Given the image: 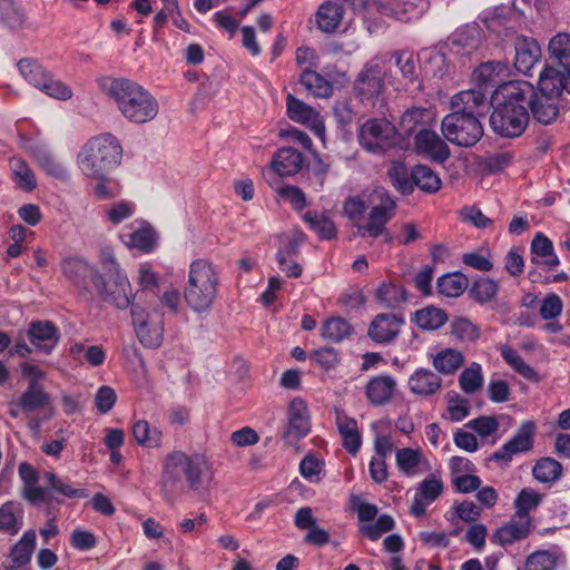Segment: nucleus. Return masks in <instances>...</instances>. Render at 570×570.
I'll return each instance as SVG.
<instances>
[{"label": "nucleus", "instance_id": "3", "mask_svg": "<svg viewBox=\"0 0 570 570\" xmlns=\"http://www.w3.org/2000/svg\"><path fill=\"white\" fill-rule=\"evenodd\" d=\"M122 148L111 134H101L89 139L79 150L77 165L88 178H102L110 169L119 165Z\"/></svg>", "mask_w": 570, "mask_h": 570}, {"label": "nucleus", "instance_id": "20", "mask_svg": "<svg viewBox=\"0 0 570 570\" xmlns=\"http://www.w3.org/2000/svg\"><path fill=\"white\" fill-rule=\"evenodd\" d=\"M443 492V482L439 474H431L417 484L411 504V513L417 518L425 515L426 507L434 502Z\"/></svg>", "mask_w": 570, "mask_h": 570}, {"label": "nucleus", "instance_id": "21", "mask_svg": "<svg viewBox=\"0 0 570 570\" xmlns=\"http://www.w3.org/2000/svg\"><path fill=\"white\" fill-rule=\"evenodd\" d=\"M429 9L426 0L380 2V12L402 22L417 20Z\"/></svg>", "mask_w": 570, "mask_h": 570}, {"label": "nucleus", "instance_id": "14", "mask_svg": "<svg viewBox=\"0 0 570 570\" xmlns=\"http://www.w3.org/2000/svg\"><path fill=\"white\" fill-rule=\"evenodd\" d=\"M384 89L383 70L377 62H368L357 75L354 91L362 100L379 97Z\"/></svg>", "mask_w": 570, "mask_h": 570}, {"label": "nucleus", "instance_id": "32", "mask_svg": "<svg viewBox=\"0 0 570 570\" xmlns=\"http://www.w3.org/2000/svg\"><path fill=\"white\" fill-rule=\"evenodd\" d=\"M29 338L38 350L49 354L58 344L60 335L50 322H33L30 324Z\"/></svg>", "mask_w": 570, "mask_h": 570}, {"label": "nucleus", "instance_id": "33", "mask_svg": "<svg viewBox=\"0 0 570 570\" xmlns=\"http://www.w3.org/2000/svg\"><path fill=\"white\" fill-rule=\"evenodd\" d=\"M532 262L542 264L546 269L551 271L559 266L560 259L554 253V247L550 238L542 233L535 234L531 242Z\"/></svg>", "mask_w": 570, "mask_h": 570}, {"label": "nucleus", "instance_id": "38", "mask_svg": "<svg viewBox=\"0 0 570 570\" xmlns=\"http://www.w3.org/2000/svg\"><path fill=\"white\" fill-rule=\"evenodd\" d=\"M566 90V76L553 67L541 70L538 81V94L559 98Z\"/></svg>", "mask_w": 570, "mask_h": 570}, {"label": "nucleus", "instance_id": "57", "mask_svg": "<svg viewBox=\"0 0 570 570\" xmlns=\"http://www.w3.org/2000/svg\"><path fill=\"white\" fill-rule=\"evenodd\" d=\"M502 358L521 376L527 380H535L537 372L525 363L521 355L511 346L503 345L500 347Z\"/></svg>", "mask_w": 570, "mask_h": 570}, {"label": "nucleus", "instance_id": "28", "mask_svg": "<svg viewBox=\"0 0 570 570\" xmlns=\"http://www.w3.org/2000/svg\"><path fill=\"white\" fill-rule=\"evenodd\" d=\"M397 382L391 375H377L365 385V395L375 406H382L392 401L396 393Z\"/></svg>", "mask_w": 570, "mask_h": 570}, {"label": "nucleus", "instance_id": "40", "mask_svg": "<svg viewBox=\"0 0 570 570\" xmlns=\"http://www.w3.org/2000/svg\"><path fill=\"white\" fill-rule=\"evenodd\" d=\"M23 525V509L19 502L8 501L0 507V531L16 534Z\"/></svg>", "mask_w": 570, "mask_h": 570}, {"label": "nucleus", "instance_id": "34", "mask_svg": "<svg viewBox=\"0 0 570 570\" xmlns=\"http://www.w3.org/2000/svg\"><path fill=\"white\" fill-rule=\"evenodd\" d=\"M119 237L127 247L144 253L151 252L156 245L155 230L147 224H141L134 230H125Z\"/></svg>", "mask_w": 570, "mask_h": 570}, {"label": "nucleus", "instance_id": "6", "mask_svg": "<svg viewBox=\"0 0 570 570\" xmlns=\"http://www.w3.org/2000/svg\"><path fill=\"white\" fill-rule=\"evenodd\" d=\"M360 146L367 153L383 155L397 144V130L385 118H371L357 131Z\"/></svg>", "mask_w": 570, "mask_h": 570}, {"label": "nucleus", "instance_id": "26", "mask_svg": "<svg viewBox=\"0 0 570 570\" xmlns=\"http://www.w3.org/2000/svg\"><path fill=\"white\" fill-rule=\"evenodd\" d=\"M514 67L523 75L530 70L541 58V48L538 41L525 36H517L514 39Z\"/></svg>", "mask_w": 570, "mask_h": 570}, {"label": "nucleus", "instance_id": "1", "mask_svg": "<svg viewBox=\"0 0 570 570\" xmlns=\"http://www.w3.org/2000/svg\"><path fill=\"white\" fill-rule=\"evenodd\" d=\"M533 87L528 81L503 82L494 91V109L490 125L497 134L503 137H518L528 126L529 114L525 108L527 98Z\"/></svg>", "mask_w": 570, "mask_h": 570}, {"label": "nucleus", "instance_id": "9", "mask_svg": "<svg viewBox=\"0 0 570 570\" xmlns=\"http://www.w3.org/2000/svg\"><path fill=\"white\" fill-rule=\"evenodd\" d=\"M303 164L304 157L298 150L284 147L274 154L271 166L263 169V177L271 187H276L274 183L278 184L279 177L297 174L303 168Z\"/></svg>", "mask_w": 570, "mask_h": 570}, {"label": "nucleus", "instance_id": "55", "mask_svg": "<svg viewBox=\"0 0 570 570\" xmlns=\"http://www.w3.org/2000/svg\"><path fill=\"white\" fill-rule=\"evenodd\" d=\"M17 67L20 75L35 88H38L49 73L42 65L31 58L19 60Z\"/></svg>", "mask_w": 570, "mask_h": 570}, {"label": "nucleus", "instance_id": "52", "mask_svg": "<svg viewBox=\"0 0 570 570\" xmlns=\"http://www.w3.org/2000/svg\"><path fill=\"white\" fill-rule=\"evenodd\" d=\"M37 89L50 98L61 101H67L73 96L71 87L56 78L50 71Z\"/></svg>", "mask_w": 570, "mask_h": 570}, {"label": "nucleus", "instance_id": "45", "mask_svg": "<svg viewBox=\"0 0 570 570\" xmlns=\"http://www.w3.org/2000/svg\"><path fill=\"white\" fill-rule=\"evenodd\" d=\"M414 186L428 194H434L441 188V179L436 173L425 165L412 168V190Z\"/></svg>", "mask_w": 570, "mask_h": 570}, {"label": "nucleus", "instance_id": "59", "mask_svg": "<svg viewBox=\"0 0 570 570\" xmlns=\"http://www.w3.org/2000/svg\"><path fill=\"white\" fill-rule=\"evenodd\" d=\"M559 562L560 556L556 552L535 551L528 557L524 570H556Z\"/></svg>", "mask_w": 570, "mask_h": 570}, {"label": "nucleus", "instance_id": "7", "mask_svg": "<svg viewBox=\"0 0 570 570\" xmlns=\"http://www.w3.org/2000/svg\"><path fill=\"white\" fill-rule=\"evenodd\" d=\"M441 130L448 141L460 147L474 146L483 136V127L476 117L454 111L443 118Z\"/></svg>", "mask_w": 570, "mask_h": 570}, {"label": "nucleus", "instance_id": "53", "mask_svg": "<svg viewBox=\"0 0 570 570\" xmlns=\"http://www.w3.org/2000/svg\"><path fill=\"white\" fill-rule=\"evenodd\" d=\"M548 51L564 69H570V35L558 33L549 42Z\"/></svg>", "mask_w": 570, "mask_h": 570}, {"label": "nucleus", "instance_id": "13", "mask_svg": "<svg viewBox=\"0 0 570 570\" xmlns=\"http://www.w3.org/2000/svg\"><path fill=\"white\" fill-rule=\"evenodd\" d=\"M288 426L283 438L288 444H294L305 438L311 431V417L306 403L302 399H294L287 411Z\"/></svg>", "mask_w": 570, "mask_h": 570}, {"label": "nucleus", "instance_id": "10", "mask_svg": "<svg viewBox=\"0 0 570 570\" xmlns=\"http://www.w3.org/2000/svg\"><path fill=\"white\" fill-rule=\"evenodd\" d=\"M379 196L381 203L372 208L366 224L357 225V233L360 236L368 235L373 238L384 235L385 240L391 242L392 236L386 232L385 225L395 215V202L384 193H379Z\"/></svg>", "mask_w": 570, "mask_h": 570}, {"label": "nucleus", "instance_id": "39", "mask_svg": "<svg viewBox=\"0 0 570 570\" xmlns=\"http://www.w3.org/2000/svg\"><path fill=\"white\" fill-rule=\"evenodd\" d=\"M36 531H26L20 540L11 548L9 558L12 563V568H20L28 564L31 560V556L36 549Z\"/></svg>", "mask_w": 570, "mask_h": 570}, {"label": "nucleus", "instance_id": "23", "mask_svg": "<svg viewBox=\"0 0 570 570\" xmlns=\"http://www.w3.org/2000/svg\"><path fill=\"white\" fill-rule=\"evenodd\" d=\"M106 302L114 304L116 307L127 308L132 299V292L127 275H118V277L104 281V285L96 287Z\"/></svg>", "mask_w": 570, "mask_h": 570}, {"label": "nucleus", "instance_id": "60", "mask_svg": "<svg viewBox=\"0 0 570 570\" xmlns=\"http://www.w3.org/2000/svg\"><path fill=\"white\" fill-rule=\"evenodd\" d=\"M542 495L533 489L525 488L519 492L514 500V514H521L531 518L530 511L534 510L541 502Z\"/></svg>", "mask_w": 570, "mask_h": 570}, {"label": "nucleus", "instance_id": "61", "mask_svg": "<svg viewBox=\"0 0 570 570\" xmlns=\"http://www.w3.org/2000/svg\"><path fill=\"white\" fill-rule=\"evenodd\" d=\"M0 19L14 29L23 23L24 14L13 0H0Z\"/></svg>", "mask_w": 570, "mask_h": 570}, {"label": "nucleus", "instance_id": "36", "mask_svg": "<svg viewBox=\"0 0 570 570\" xmlns=\"http://www.w3.org/2000/svg\"><path fill=\"white\" fill-rule=\"evenodd\" d=\"M436 112L433 108L413 107L407 109L400 121L401 129L410 135L419 128H425L435 122Z\"/></svg>", "mask_w": 570, "mask_h": 570}, {"label": "nucleus", "instance_id": "54", "mask_svg": "<svg viewBox=\"0 0 570 570\" xmlns=\"http://www.w3.org/2000/svg\"><path fill=\"white\" fill-rule=\"evenodd\" d=\"M350 323L342 317H331L322 325V336L331 342H341L351 335Z\"/></svg>", "mask_w": 570, "mask_h": 570}, {"label": "nucleus", "instance_id": "63", "mask_svg": "<svg viewBox=\"0 0 570 570\" xmlns=\"http://www.w3.org/2000/svg\"><path fill=\"white\" fill-rule=\"evenodd\" d=\"M452 334L462 342H473L480 336L478 326L468 318H455L451 324Z\"/></svg>", "mask_w": 570, "mask_h": 570}, {"label": "nucleus", "instance_id": "15", "mask_svg": "<svg viewBox=\"0 0 570 570\" xmlns=\"http://www.w3.org/2000/svg\"><path fill=\"white\" fill-rule=\"evenodd\" d=\"M483 40L481 28L469 23L456 29L449 38V49L453 55L468 57L475 53Z\"/></svg>", "mask_w": 570, "mask_h": 570}, {"label": "nucleus", "instance_id": "41", "mask_svg": "<svg viewBox=\"0 0 570 570\" xmlns=\"http://www.w3.org/2000/svg\"><path fill=\"white\" fill-rule=\"evenodd\" d=\"M343 18V7L333 1L324 2L316 12L317 27L326 33L334 32Z\"/></svg>", "mask_w": 570, "mask_h": 570}, {"label": "nucleus", "instance_id": "44", "mask_svg": "<svg viewBox=\"0 0 570 570\" xmlns=\"http://www.w3.org/2000/svg\"><path fill=\"white\" fill-rule=\"evenodd\" d=\"M463 354L454 348H444L433 356V367L440 374H454L463 364Z\"/></svg>", "mask_w": 570, "mask_h": 570}, {"label": "nucleus", "instance_id": "30", "mask_svg": "<svg viewBox=\"0 0 570 570\" xmlns=\"http://www.w3.org/2000/svg\"><path fill=\"white\" fill-rule=\"evenodd\" d=\"M531 99L527 102L533 118L543 125L553 122L559 115V98L532 91Z\"/></svg>", "mask_w": 570, "mask_h": 570}, {"label": "nucleus", "instance_id": "5", "mask_svg": "<svg viewBox=\"0 0 570 570\" xmlns=\"http://www.w3.org/2000/svg\"><path fill=\"white\" fill-rule=\"evenodd\" d=\"M218 275L212 263L196 259L189 266L184 296L187 305L197 313L212 308L218 293Z\"/></svg>", "mask_w": 570, "mask_h": 570}, {"label": "nucleus", "instance_id": "42", "mask_svg": "<svg viewBox=\"0 0 570 570\" xmlns=\"http://www.w3.org/2000/svg\"><path fill=\"white\" fill-rule=\"evenodd\" d=\"M131 433L135 441L145 448H160L163 443V432L156 426H150L146 420H138L131 426Z\"/></svg>", "mask_w": 570, "mask_h": 570}, {"label": "nucleus", "instance_id": "12", "mask_svg": "<svg viewBox=\"0 0 570 570\" xmlns=\"http://www.w3.org/2000/svg\"><path fill=\"white\" fill-rule=\"evenodd\" d=\"M535 431L537 425L533 421L522 422L514 436L495 451L492 459L509 462L513 455L531 450Z\"/></svg>", "mask_w": 570, "mask_h": 570}, {"label": "nucleus", "instance_id": "29", "mask_svg": "<svg viewBox=\"0 0 570 570\" xmlns=\"http://www.w3.org/2000/svg\"><path fill=\"white\" fill-rule=\"evenodd\" d=\"M27 150L47 175L60 180L68 178L66 166L45 145L36 142L28 146Z\"/></svg>", "mask_w": 570, "mask_h": 570}, {"label": "nucleus", "instance_id": "24", "mask_svg": "<svg viewBox=\"0 0 570 570\" xmlns=\"http://www.w3.org/2000/svg\"><path fill=\"white\" fill-rule=\"evenodd\" d=\"M532 518L521 514L513 517L501 525L493 534L492 541L499 546L512 544L515 541L525 539L531 532Z\"/></svg>", "mask_w": 570, "mask_h": 570}, {"label": "nucleus", "instance_id": "27", "mask_svg": "<svg viewBox=\"0 0 570 570\" xmlns=\"http://www.w3.org/2000/svg\"><path fill=\"white\" fill-rule=\"evenodd\" d=\"M403 324L404 320L394 314H379L370 324L367 334L375 343L386 344L400 334Z\"/></svg>", "mask_w": 570, "mask_h": 570}, {"label": "nucleus", "instance_id": "64", "mask_svg": "<svg viewBox=\"0 0 570 570\" xmlns=\"http://www.w3.org/2000/svg\"><path fill=\"white\" fill-rule=\"evenodd\" d=\"M135 210L136 207L134 203L121 200L109 205L106 208V216L111 224L118 225L130 218L135 214Z\"/></svg>", "mask_w": 570, "mask_h": 570}, {"label": "nucleus", "instance_id": "18", "mask_svg": "<svg viewBox=\"0 0 570 570\" xmlns=\"http://www.w3.org/2000/svg\"><path fill=\"white\" fill-rule=\"evenodd\" d=\"M286 108L287 116L291 120L308 127L317 136H324L325 127L323 119L320 112L313 107L289 94L286 97Z\"/></svg>", "mask_w": 570, "mask_h": 570}, {"label": "nucleus", "instance_id": "17", "mask_svg": "<svg viewBox=\"0 0 570 570\" xmlns=\"http://www.w3.org/2000/svg\"><path fill=\"white\" fill-rule=\"evenodd\" d=\"M414 150L431 160L444 163L450 157L446 142L433 130L421 128L414 137Z\"/></svg>", "mask_w": 570, "mask_h": 570}, {"label": "nucleus", "instance_id": "43", "mask_svg": "<svg viewBox=\"0 0 570 570\" xmlns=\"http://www.w3.org/2000/svg\"><path fill=\"white\" fill-rule=\"evenodd\" d=\"M19 404L24 412H33L48 407L51 404V397L43 385H28L19 397Z\"/></svg>", "mask_w": 570, "mask_h": 570}, {"label": "nucleus", "instance_id": "51", "mask_svg": "<svg viewBox=\"0 0 570 570\" xmlns=\"http://www.w3.org/2000/svg\"><path fill=\"white\" fill-rule=\"evenodd\" d=\"M468 286V278L461 273L441 276L436 282L438 292L446 297L460 296Z\"/></svg>", "mask_w": 570, "mask_h": 570}, {"label": "nucleus", "instance_id": "37", "mask_svg": "<svg viewBox=\"0 0 570 570\" xmlns=\"http://www.w3.org/2000/svg\"><path fill=\"white\" fill-rule=\"evenodd\" d=\"M9 167L18 189L30 193L37 188L36 175L26 160L20 157H11Z\"/></svg>", "mask_w": 570, "mask_h": 570}, {"label": "nucleus", "instance_id": "58", "mask_svg": "<svg viewBox=\"0 0 570 570\" xmlns=\"http://www.w3.org/2000/svg\"><path fill=\"white\" fill-rule=\"evenodd\" d=\"M387 176L392 185L402 194L412 193V171L409 173L403 163L394 161L387 169Z\"/></svg>", "mask_w": 570, "mask_h": 570}, {"label": "nucleus", "instance_id": "4", "mask_svg": "<svg viewBox=\"0 0 570 570\" xmlns=\"http://www.w3.org/2000/svg\"><path fill=\"white\" fill-rule=\"evenodd\" d=\"M183 476L191 490H198L210 480L212 474L208 463L202 456H188L175 451L167 455L163 464V489L169 491L179 488Z\"/></svg>", "mask_w": 570, "mask_h": 570}, {"label": "nucleus", "instance_id": "47", "mask_svg": "<svg viewBox=\"0 0 570 570\" xmlns=\"http://www.w3.org/2000/svg\"><path fill=\"white\" fill-rule=\"evenodd\" d=\"M304 222L322 239H333L337 230L333 220L324 213L308 210L304 215Z\"/></svg>", "mask_w": 570, "mask_h": 570}, {"label": "nucleus", "instance_id": "2", "mask_svg": "<svg viewBox=\"0 0 570 570\" xmlns=\"http://www.w3.org/2000/svg\"><path fill=\"white\" fill-rule=\"evenodd\" d=\"M100 87L115 101L119 112L131 124L149 122L159 112L157 99L132 80L105 78L100 81Z\"/></svg>", "mask_w": 570, "mask_h": 570}, {"label": "nucleus", "instance_id": "56", "mask_svg": "<svg viewBox=\"0 0 570 570\" xmlns=\"http://www.w3.org/2000/svg\"><path fill=\"white\" fill-rule=\"evenodd\" d=\"M561 464L552 458H542L533 466L532 474L535 480L542 483H550L561 475Z\"/></svg>", "mask_w": 570, "mask_h": 570}, {"label": "nucleus", "instance_id": "22", "mask_svg": "<svg viewBox=\"0 0 570 570\" xmlns=\"http://www.w3.org/2000/svg\"><path fill=\"white\" fill-rule=\"evenodd\" d=\"M397 470L407 478H415L431 470V464L421 449L402 448L395 452Z\"/></svg>", "mask_w": 570, "mask_h": 570}, {"label": "nucleus", "instance_id": "25", "mask_svg": "<svg viewBox=\"0 0 570 570\" xmlns=\"http://www.w3.org/2000/svg\"><path fill=\"white\" fill-rule=\"evenodd\" d=\"M407 386L412 394L428 399L442 390L443 382L432 370L419 367L409 376Z\"/></svg>", "mask_w": 570, "mask_h": 570}, {"label": "nucleus", "instance_id": "62", "mask_svg": "<svg viewBox=\"0 0 570 570\" xmlns=\"http://www.w3.org/2000/svg\"><path fill=\"white\" fill-rule=\"evenodd\" d=\"M563 311V302L556 293L548 294L541 302L539 315L544 321L557 320Z\"/></svg>", "mask_w": 570, "mask_h": 570}, {"label": "nucleus", "instance_id": "35", "mask_svg": "<svg viewBox=\"0 0 570 570\" xmlns=\"http://www.w3.org/2000/svg\"><path fill=\"white\" fill-rule=\"evenodd\" d=\"M41 480L50 493V503L55 500L60 501L59 497L72 499L88 495L86 490L71 487L52 472H43Z\"/></svg>", "mask_w": 570, "mask_h": 570}, {"label": "nucleus", "instance_id": "50", "mask_svg": "<svg viewBox=\"0 0 570 570\" xmlns=\"http://www.w3.org/2000/svg\"><path fill=\"white\" fill-rule=\"evenodd\" d=\"M484 377L481 364L472 362L459 376V386L465 394H474L483 386Z\"/></svg>", "mask_w": 570, "mask_h": 570}, {"label": "nucleus", "instance_id": "16", "mask_svg": "<svg viewBox=\"0 0 570 570\" xmlns=\"http://www.w3.org/2000/svg\"><path fill=\"white\" fill-rule=\"evenodd\" d=\"M18 473L22 480L23 487L21 497L32 505H42L50 503V493L47 488L39 485V473L28 462L19 464Z\"/></svg>", "mask_w": 570, "mask_h": 570}, {"label": "nucleus", "instance_id": "11", "mask_svg": "<svg viewBox=\"0 0 570 570\" xmlns=\"http://www.w3.org/2000/svg\"><path fill=\"white\" fill-rule=\"evenodd\" d=\"M60 267L65 277L80 288L86 289L90 283L95 287L104 285V279L96 267L81 257H66Z\"/></svg>", "mask_w": 570, "mask_h": 570}, {"label": "nucleus", "instance_id": "48", "mask_svg": "<svg viewBox=\"0 0 570 570\" xmlns=\"http://www.w3.org/2000/svg\"><path fill=\"white\" fill-rule=\"evenodd\" d=\"M301 83L311 95L317 98H327L333 92V85L311 69H303Z\"/></svg>", "mask_w": 570, "mask_h": 570}, {"label": "nucleus", "instance_id": "49", "mask_svg": "<svg viewBox=\"0 0 570 570\" xmlns=\"http://www.w3.org/2000/svg\"><path fill=\"white\" fill-rule=\"evenodd\" d=\"M448 321L445 312L441 308L429 306L415 312V324L426 331H435L442 327Z\"/></svg>", "mask_w": 570, "mask_h": 570}, {"label": "nucleus", "instance_id": "31", "mask_svg": "<svg viewBox=\"0 0 570 570\" xmlns=\"http://www.w3.org/2000/svg\"><path fill=\"white\" fill-rule=\"evenodd\" d=\"M508 72V65L502 61H489L482 63L476 70L473 72V82L474 85L485 90L488 95L490 89L498 85L500 86V81L505 77Z\"/></svg>", "mask_w": 570, "mask_h": 570}, {"label": "nucleus", "instance_id": "8", "mask_svg": "<svg viewBox=\"0 0 570 570\" xmlns=\"http://www.w3.org/2000/svg\"><path fill=\"white\" fill-rule=\"evenodd\" d=\"M132 326L139 342L148 348H157L163 343V316L158 311L147 312L139 305L131 306Z\"/></svg>", "mask_w": 570, "mask_h": 570}, {"label": "nucleus", "instance_id": "46", "mask_svg": "<svg viewBox=\"0 0 570 570\" xmlns=\"http://www.w3.org/2000/svg\"><path fill=\"white\" fill-rule=\"evenodd\" d=\"M336 424L343 439L344 448L352 454H355L361 446V436L357 430V423L354 419L338 414Z\"/></svg>", "mask_w": 570, "mask_h": 570}, {"label": "nucleus", "instance_id": "19", "mask_svg": "<svg viewBox=\"0 0 570 570\" xmlns=\"http://www.w3.org/2000/svg\"><path fill=\"white\" fill-rule=\"evenodd\" d=\"M488 95L485 90L475 88L460 91L451 99V109L454 112L472 115L478 119L485 114Z\"/></svg>", "mask_w": 570, "mask_h": 570}]
</instances>
